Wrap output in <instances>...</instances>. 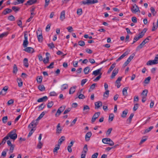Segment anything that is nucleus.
I'll list each match as a JSON object with an SVG mask.
<instances>
[{
  "label": "nucleus",
  "instance_id": "052dcab7",
  "mask_svg": "<svg viewBox=\"0 0 158 158\" xmlns=\"http://www.w3.org/2000/svg\"><path fill=\"white\" fill-rule=\"evenodd\" d=\"M8 19L11 21H14L15 20V18L12 15H11L8 17Z\"/></svg>",
  "mask_w": 158,
  "mask_h": 158
},
{
  "label": "nucleus",
  "instance_id": "e433bc0d",
  "mask_svg": "<svg viewBox=\"0 0 158 158\" xmlns=\"http://www.w3.org/2000/svg\"><path fill=\"white\" fill-rule=\"evenodd\" d=\"M153 26L152 27V31H154L158 27V20H157L156 25H155L154 23H153Z\"/></svg>",
  "mask_w": 158,
  "mask_h": 158
},
{
  "label": "nucleus",
  "instance_id": "6e6552de",
  "mask_svg": "<svg viewBox=\"0 0 158 158\" xmlns=\"http://www.w3.org/2000/svg\"><path fill=\"white\" fill-rule=\"evenodd\" d=\"M90 108L89 106L87 105H85L84 106L83 109V114H87Z\"/></svg>",
  "mask_w": 158,
  "mask_h": 158
},
{
  "label": "nucleus",
  "instance_id": "393cba45",
  "mask_svg": "<svg viewBox=\"0 0 158 158\" xmlns=\"http://www.w3.org/2000/svg\"><path fill=\"white\" fill-rule=\"evenodd\" d=\"M134 115V114L133 113H131L129 117L127 120V123H130L131 122L132 119Z\"/></svg>",
  "mask_w": 158,
  "mask_h": 158
},
{
  "label": "nucleus",
  "instance_id": "3c124183",
  "mask_svg": "<svg viewBox=\"0 0 158 158\" xmlns=\"http://www.w3.org/2000/svg\"><path fill=\"white\" fill-rule=\"evenodd\" d=\"M135 56V54L134 53H133L132 54H131L127 59L128 61H129V62H130L131 60L133 59Z\"/></svg>",
  "mask_w": 158,
  "mask_h": 158
},
{
  "label": "nucleus",
  "instance_id": "f257e3e1",
  "mask_svg": "<svg viewBox=\"0 0 158 158\" xmlns=\"http://www.w3.org/2000/svg\"><path fill=\"white\" fill-rule=\"evenodd\" d=\"M16 130L14 129L9 132L6 136L8 137V139L9 138H10L11 139L14 140L17 137V135L16 133Z\"/></svg>",
  "mask_w": 158,
  "mask_h": 158
},
{
  "label": "nucleus",
  "instance_id": "603ef678",
  "mask_svg": "<svg viewBox=\"0 0 158 158\" xmlns=\"http://www.w3.org/2000/svg\"><path fill=\"white\" fill-rule=\"evenodd\" d=\"M8 34V32H4L2 33L0 35V39L6 36Z\"/></svg>",
  "mask_w": 158,
  "mask_h": 158
},
{
  "label": "nucleus",
  "instance_id": "ea45409f",
  "mask_svg": "<svg viewBox=\"0 0 158 158\" xmlns=\"http://www.w3.org/2000/svg\"><path fill=\"white\" fill-rule=\"evenodd\" d=\"M18 71V69L16 65L15 64H14L13 66V73H16Z\"/></svg>",
  "mask_w": 158,
  "mask_h": 158
},
{
  "label": "nucleus",
  "instance_id": "412c9836",
  "mask_svg": "<svg viewBox=\"0 0 158 158\" xmlns=\"http://www.w3.org/2000/svg\"><path fill=\"white\" fill-rule=\"evenodd\" d=\"M49 55H50L49 53L48 52H47L46 53V59H44L43 60V61L44 63L46 64V63H48V62L49 61V57L48 56Z\"/></svg>",
  "mask_w": 158,
  "mask_h": 158
},
{
  "label": "nucleus",
  "instance_id": "423d86ee",
  "mask_svg": "<svg viewBox=\"0 0 158 158\" xmlns=\"http://www.w3.org/2000/svg\"><path fill=\"white\" fill-rule=\"evenodd\" d=\"M100 114V112H97L94 114L91 119V122L92 123H93L95 121L96 119L98 117Z\"/></svg>",
  "mask_w": 158,
  "mask_h": 158
},
{
  "label": "nucleus",
  "instance_id": "f3484780",
  "mask_svg": "<svg viewBox=\"0 0 158 158\" xmlns=\"http://www.w3.org/2000/svg\"><path fill=\"white\" fill-rule=\"evenodd\" d=\"M48 99L47 96H45L42 98L38 99L37 100V102H42L44 101H46Z\"/></svg>",
  "mask_w": 158,
  "mask_h": 158
},
{
  "label": "nucleus",
  "instance_id": "4d7b16f0",
  "mask_svg": "<svg viewBox=\"0 0 158 158\" xmlns=\"http://www.w3.org/2000/svg\"><path fill=\"white\" fill-rule=\"evenodd\" d=\"M53 105V102L52 101L49 102L47 105V107L48 108H50Z\"/></svg>",
  "mask_w": 158,
  "mask_h": 158
},
{
  "label": "nucleus",
  "instance_id": "a211bd4d",
  "mask_svg": "<svg viewBox=\"0 0 158 158\" xmlns=\"http://www.w3.org/2000/svg\"><path fill=\"white\" fill-rule=\"evenodd\" d=\"M101 70V68H100L98 69H97L95 71H94L92 73V74L94 75L95 76H96L99 74H100L101 73H100V72Z\"/></svg>",
  "mask_w": 158,
  "mask_h": 158
},
{
  "label": "nucleus",
  "instance_id": "0e129e2a",
  "mask_svg": "<svg viewBox=\"0 0 158 158\" xmlns=\"http://www.w3.org/2000/svg\"><path fill=\"white\" fill-rule=\"evenodd\" d=\"M139 105L138 104H135L134 105V107L133 108V110L134 111H136L138 108L139 106Z\"/></svg>",
  "mask_w": 158,
  "mask_h": 158
},
{
  "label": "nucleus",
  "instance_id": "bf43d9fd",
  "mask_svg": "<svg viewBox=\"0 0 158 158\" xmlns=\"http://www.w3.org/2000/svg\"><path fill=\"white\" fill-rule=\"evenodd\" d=\"M114 115L113 114H110V115L109 116V120H110L111 121H112L114 119Z\"/></svg>",
  "mask_w": 158,
  "mask_h": 158
},
{
  "label": "nucleus",
  "instance_id": "a18cd8bd",
  "mask_svg": "<svg viewBox=\"0 0 158 158\" xmlns=\"http://www.w3.org/2000/svg\"><path fill=\"white\" fill-rule=\"evenodd\" d=\"M148 91L147 89H145L142 92L141 95L142 96H147Z\"/></svg>",
  "mask_w": 158,
  "mask_h": 158
},
{
  "label": "nucleus",
  "instance_id": "c85d7f7f",
  "mask_svg": "<svg viewBox=\"0 0 158 158\" xmlns=\"http://www.w3.org/2000/svg\"><path fill=\"white\" fill-rule=\"evenodd\" d=\"M65 140V138L64 136H62L59 139L58 142V144L60 145L61 143Z\"/></svg>",
  "mask_w": 158,
  "mask_h": 158
},
{
  "label": "nucleus",
  "instance_id": "1a4fd4ad",
  "mask_svg": "<svg viewBox=\"0 0 158 158\" xmlns=\"http://www.w3.org/2000/svg\"><path fill=\"white\" fill-rule=\"evenodd\" d=\"M24 51L25 52L30 53H32L34 52V49L30 47H26V48L24 49Z\"/></svg>",
  "mask_w": 158,
  "mask_h": 158
},
{
  "label": "nucleus",
  "instance_id": "37998d69",
  "mask_svg": "<svg viewBox=\"0 0 158 158\" xmlns=\"http://www.w3.org/2000/svg\"><path fill=\"white\" fill-rule=\"evenodd\" d=\"M150 10L151 12L152 13V15L153 16H155L156 14V12L155 11V9L153 7H151L150 8Z\"/></svg>",
  "mask_w": 158,
  "mask_h": 158
},
{
  "label": "nucleus",
  "instance_id": "f03ea898",
  "mask_svg": "<svg viewBox=\"0 0 158 158\" xmlns=\"http://www.w3.org/2000/svg\"><path fill=\"white\" fill-rule=\"evenodd\" d=\"M102 142L105 144H108L110 146H113L114 145V142L109 138H105L102 139Z\"/></svg>",
  "mask_w": 158,
  "mask_h": 158
},
{
  "label": "nucleus",
  "instance_id": "c03bdc74",
  "mask_svg": "<svg viewBox=\"0 0 158 158\" xmlns=\"http://www.w3.org/2000/svg\"><path fill=\"white\" fill-rule=\"evenodd\" d=\"M151 79L150 77H148L146 78L144 81V83L147 84L149 83Z\"/></svg>",
  "mask_w": 158,
  "mask_h": 158
},
{
  "label": "nucleus",
  "instance_id": "13d9d810",
  "mask_svg": "<svg viewBox=\"0 0 158 158\" xmlns=\"http://www.w3.org/2000/svg\"><path fill=\"white\" fill-rule=\"evenodd\" d=\"M8 119V118L7 116H5L3 117L2 118V121L3 123H6L7 122V120Z\"/></svg>",
  "mask_w": 158,
  "mask_h": 158
},
{
  "label": "nucleus",
  "instance_id": "09e8293b",
  "mask_svg": "<svg viewBox=\"0 0 158 158\" xmlns=\"http://www.w3.org/2000/svg\"><path fill=\"white\" fill-rule=\"evenodd\" d=\"M78 44L80 46H83L85 45V43L83 41L80 40L78 41Z\"/></svg>",
  "mask_w": 158,
  "mask_h": 158
},
{
  "label": "nucleus",
  "instance_id": "774afa93",
  "mask_svg": "<svg viewBox=\"0 0 158 158\" xmlns=\"http://www.w3.org/2000/svg\"><path fill=\"white\" fill-rule=\"evenodd\" d=\"M98 155V153H95L92 156L91 158H97Z\"/></svg>",
  "mask_w": 158,
  "mask_h": 158
},
{
  "label": "nucleus",
  "instance_id": "4468645a",
  "mask_svg": "<svg viewBox=\"0 0 158 158\" xmlns=\"http://www.w3.org/2000/svg\"><path fill=\"white\" fill-rule=\"evenodd\" d=\"M118 69L115 68L112 72V75L111 76V77L112 78H113L115 76L117 75L118 72Z\"/></svg>",
  "mask_w": 158,
  "mask_h": 158
},
{
  "label": "nucleus",
  "instance_id": "7ed1b4c3",
  "mask_svg": "<svg viewBox=\"0 0 158 158\" xmlns=\"http://www.w3.org/2000/svg\"><path fill=\"white\" fill-rule=\"evenodd\" d=\"M65 106H61L57 110V112L55 114V116L56 117H58L61 114V112L65 109Z\"/></svg>",
  "mask_w": 158,
  "mask_h": 158
},
{
  "label": "nucleus",
  "instance_id": "dca6fc26",
  "mask_svg": "<svg viewBox=\"0 0 158 158\" xmlns=\"http://www.w3.org/2000/svg\"><path fill=\"white\" fill-rule=\"evenodd\" d=\"M39 32H41L40 31H39ZM37 38L38 39V41L39 42H42L43 40V36L42 35V34L41 32L39 35H38V31L36 32Z\"/></svg>",
  "mask_w": 158,
  "mask_h": 158
},
{
  "label": "nucleus",
  "instance_id": "de8ad7c7",
  "mask_svg": "<svg viewBox=\"0 0 158 158\" xmlns=\"http://www.w3.org/2000/svg\"><path fill=\"white\" fill-rule=\"evenodd\" d=\"M8 151V149H6L4 150L2 153V156L3 157H5L6 156V152Z\"/></svg>",
  "mask_w": 158,
  "mask_h": 158
},
{
  "label": "nucleus",
  "instance_id": "a878e982",
  "mask_svg": "<svg viewBox=\"0 0 158 158\" xmlns=\"http://www.w3.org/2000/svg\"><path fill=\"white\" fill-rule=\"evenodd\" d=\"M76 86H74L70 88L69 89V94H73L75 91Z\"/></svg>",
  "mask_w": 158,
  "mask_h": 158
},
{
  "label": "nucleus",
  "instance_id": "6ab92c4d",
  "mask_svg": "<svg viewBox=\"0 0 158 158\" xmlns=\"http://www.w3.org/2000/svg\"><path fill=\"white\" fill-rule=\"evenodd\" d=\"M95 108H99L101 106H102V104L101 102L98 101L95 102Z\"/></svg>",
  "mask_w": 158,
  "mask_h": 158
},
{
  "label": "nucleus",
  "instance_id": "e2e57ef3",
  "mask_svg": "<svg viewBox=\"0 0 158 158\" xmlns=\"http://www.w3.org/2000/svg\"><path fill=\"white\" fill-rule=\"evenodd\" d=\"M109 90H106L104 93L103 96L104 97H108L109 94Z\"/></svg>",
  "mask_w": 158,
  "mask_h": 158
},
{
  "label": "nucleus",
  "instance_id": "8fccbe9b",
  "mask_svg": "<svg viewBox=\"0 0 158 158\" xmlns=\"http://www.w3.org/2000/svg\"><path fill=\"white\" fill-rule=\"evenodd\" d=\"M147 139V138L146 137H143L141 139L139 144L140 145L143 143V142L145 141Z\"/></svg>",
  "mask_w": 158,
  "mask_h": 158
},
{
  "label": "nucleus",
  "instance_id": "2f4dec72",
  "mask_svg": "<svg viewBox=\"0 0 158 158\" xmlns=\"http://www.w3.org/2000/svg\"><path fill=\"white\" fill-rule=\"evenodd\" d=\"M23 62L24 66L26 67L27 68L29 65L27 59V58H25L23 60Z\"/></svg>",
  "mask_w": 158,
  "mask_h": 158
},
{
  "label": "nucleus",
  "instance_id": "4be33fe9",
  "mask_svg": "<svg viewBox=\"0 0 158 158\" xmlns=\"http://www.w3.org/2000/svg\"><path fill=\"white\" fill-rule=\"evenodd\" d=\"M81 2L84 5H89L92 4V0H87L86 1H83Z\"/></svg>",
  "mask_w": 158,
  "mask_h": 158
},
{
  "label": "nucleus",
  "instance_id": "bb28decb",
  "mask_svg": "<svg viewBox=\"0 0 158 158\" xmlns=\"http://www.w3.org/2000/svg\"><path fill=\"white\" fill-rule=\"evenodd\" d=\"M128 89V87H126L123 89V95L125 96H127V90Z\"/></svg>",
  "mask_w": 158,
  "mask_h": 158
},
{
  "label": "nucleus",
  "instance_id": "f8f14e48",
  "mask_svg": "<svg viewBox=\"0 0 158 158\" xmlns=\"http://www.w3.org/2000/svg\"><path fill=\"white\" fill-rule=\"evenodd\" d=\"M8 89V87L7 86H5L4 87L3 89L1 91V94L3 95H5L7 92V91Z\"/></svg>",
  "mask_w": 158,
  "mask_h": 158
},
{
  "label": "nucleus",
  "instance_id": "a19ab883",
  "mask_svg": "<svg viewBox=\"0 0 158 158\" xmlns=\"http://www.w3.org/2000/svg\"><path fill=\"white\" fill-rule=\"evenodd\" d=\"M68 88V85L67 84H64L63 85L61 86V89L63 90L66 89Z\"/></svg>",
  "mask_w": 158,
  "mask_h": 158
},
{
  "label": "nucleus",
  "instance_id": "6e6d98bb",
  "mask_svg": "<svg viewBox=\"0 0 158 158\" xmlns=\"http://www.w3.org/2000/svg\"><path fill=\"white\" fill-rule=\"evenodd\" d=\"M139 38L138 36H135L134 38L133 39V41L132 43V44H134V43H135L136 41L138 40L139 39Z\"/></svg>",
  "mask_w": 158,
  "mask_h": 158
},
{
  "label": "nucleus",
  "instance_id": "69168bd1",
  "mask_svg": "<svg viewBox=\"0 0 158 158\" xmlns=\"http://www.w3.org/2000/svg\"><path fill=\"white\" fill-rule=\"evenodd\" d=\"M45 3L44 6L45 8H46L49 5L50 0H45Z\"/></svg>",
  "mask_w": 158,
  "mask_h": 158
},
{
  "label": "nucleus",
  "instance_id": "9d476101",
  "mask_svg": "<svg viewBox=\"0 0 158 158\" xmlns=\"http://www.w3.org/2000/svg\"><path fill=\"white\" fill-rule=\"evenodd\" d=\"M37 1V0H28L25 4V5H31L36 3Z\"/></svg>",
  "mask_w": 158,
  "mask_h": 158
},
{
  "label": "nucleus",
  "instance_id": "49530a36",
  "mask_svg": "<svg viewBox=\"0 0 158 158\" xmlns=\"http://www.w3.org/2000/svg\"><path fill=\"white\" fill-rule=\"evenodd\" d=\"M8 139V137L7 136H6L2 139L1 143L2 144H4L6 143V140Z\"/></svg>",
  "mask_w": 158,
  "mask_h": 158
},
{
  "label": "nucleus",
  "instance_id": "0eeeda50",
  "mask_svg": "<svg viewBox=\"0 0 158 158\" xmlns=\"http://www.w3.org/2000/svg\"><path fill=\"white\" fill-rule=\"evenodd\" d=\"M38 120H33L29 124L28 126V128H35L38 124L37 121Z\"/></svg>",
  "mask_w": 158,
  "mask_h": 158
},
{
  "label": "nucleus",
  "instance_id": "58836bf2",
  "mask_svg": "<svg viewBox=\"0 0 158 158\" xmlns=\"http://www.w3.org/2000/svg\"><path fill=\"white\" fill-rule=\"evenodd\" d=\"M153 128V126H152L149 127L145 130L144 133H146L149 132Z\"/></svg>",
  "mask_w": 158,
  "mask_h": 158
},
{
  "label": "nucleus",
  "instance_id": "4c0bfd02",
  "mask_svg": "<svg viewBox=\"0 0 158 158\" xmlns=\"http://www.w3.org/2000/svg\"><path fill=\"white\" fill-rule=\"evenodd\" d=\"M12 9L14 11L16 12L20 10V8L18 7L13 6L12 7Z\"/></svg>",
  "mask_w": 158,
  "mask_h": 158
},
{
  "label": "nucleus",
  "instance_id": "864d4df0",
  "mask_svg": "<svg viewBox=\"0 0 158 158\" xmlns=\"http://www.w3.org/2000/svg\"><path fill=\"white\" fill-rule=\"evenodd\" d=\"M82 13V9L81 8L78 9L77 11V15H80Z\"/></svg>",
  "mask_w": 158,
  "mask_h": 158
},
{
  "label": "nucleus",
  "instance_id": "cd10ccee",
  "mask_svg": "<svg viewBox=\"0 0 158 158\" xmlns=\"http://www.w3.org/2000/svg\"><path fill=\"white\" fill-rule=\"evenodd\" d=\"M17 81L18 84V86L20 87L23 85V82L21 79L20 78H18L17 79Z\"/></svg>",
  "mask_w": 158,
  "mask_h": 158
},
{
  "label": "nucleus",
  "instance_id": "5fc2aeb1",
  "mask_svg": "<svg viewBox=\"0 0 158 158\" xmlns=\"http://www.w3.org/2000/svg\"><path fill=\"white\" fill-rule=\"evenodd\" d=\"M48 45L49 47L51 49H52L55 48V46L53 42H52L50 44H48Z\"/></svg>",
  "mask_w": 158,
  "mask_h": 158
},
{
  "label": "nucleus",
  "instance_id": "aec40b11",
  "mask_svg": "<svg viewBox=\"0 0 158 158\" xmlns=\"http://www.w3.org/2000/svg\"><path fill=\"white\" fill-rule=\"evenodd\" d=\"M60 19L61 21H63L65 18V11L64 10L62 11L60 14Z\"/></svg>",
  "mask_w": 158,
  "mask_h": 158
},
{
  "label": "nucleus",
  "instance_id": "2eb2a0df",
  "mask_svg": "<svg viewBox=\"0 0 158 158\" xmlns=\"http://www.w3.org/2000/svg\"><path fill=\"white\" fill-rule=\"evenodd\" d=\"M128 54V51H127L125 52L123 54L120 56L119 58H118L116 60V61L118 62L123 58L125 56L127 55Z\"/></svg>",
  "mask_w": 158,
  "mask_h": 158
},
{
  "label": "nucleus",
  "instance_id": "20e7f679",
  "mask_svg": "<svg viewBox=\"0 0 158 158\" xmlns=\"http://www.w3.org/2000/svg\"><path fill=\"white\" fill-rule=\"evenodd\" d=\"M27 35L25 33L24 35V40H23V46L24 48H26L27 47L29 43L28 41L27 40Z\"/></svg>",
  "mask_w": 158,
  "mask_h": 158
},
{
  "label": "nucleus",
  "instance_id": "473e14b6",
  "mask_svg": "<svg viewBox=\"0 0 158 158\" xmlns=\"http://www.w3.org/2000/svg\"><path fill=\"white\" fill-rule=\"evenodd\" d=\"M115 64L114 63L110 67V68L108 69L107 73H110L111 71L115 67Z\"/></svg>",
  "mask_w": 158,
  "mask_h": 158
},
{
  "label": "nucleus",
  "instance_id": "c756f323",
  "mask_svg": "<svg viewBox=\"0 0 158 158\" xmlns=\"http://www.w3.org/2000/svg\"><path fill=\"white\" fill-rule=\"evenodd\" d=\"M38 88L40 91H42L45 90V88L43 85H40L38 86Z\"/></svg>",
  "mask_w": 158,
  "mask_h": 158
},
{
  "label": "nucleus",
  "instance_id": "c9c22d12",
  "mask_svg": "<svg viewBox=\"0 0 158 158\" xmlns=\"http://www.w3.org/2000/svg\"><path fill=\"white\" fill-rule=\"evenodd\" d=\"M62 130V128L60 127V123H58L57 126L56 131L57 132L60 133L61 132Z\"/></svg>",
  "mask_w": 158,
  "mask_h": 158
},
{
  "label": "nucleus",
  "instance_id": "39448f33",
  "mask_svg": "<svg viewBox=\"0 0 158 158\" xmlns=\"http://www.w3.org/2000/svg\"><path fill=\"white\" fill-rule=\"evenodd\" d=\"M131 10L133 13H136L138 12H140V11L138 6L136 4L133 6L131 8Z\"/></svg>",
  "mask_w": 158,
  "mask_h": 158
},
{
  "label": "nucleus",
  "instance_id": "7c9ffc66",
  "mask_svg": "<svg viewBox=\"0 0 158 158\" xmlns=\"http://www.w3.org/2000/svg\"><path fill=\"white\" fill-rule=\"evenodd\" d=\"M128 110H125L123 112L122 114L121 115V116L123 118H125L126 117L128 113Z\"/></svg>",
  "mask_w": 158,
  "mask_h": 158
},
{
  "label": "nucleus",
  "instance_id": "338daca9",
  "mask_svg": "<svg viewBox=\"0 0 158 158\" xmlns=\"http://www.w3.org/2000/svg\"><path fill=\"white\" fill-rule=\"evenodd\" d=\"M60 145L58 144L57 145V147H55L53 149V152H56L60 148Z\"/></svg>",
  "mask_w": 158,
  "mask_h": 158
},
{
  "label": "nucleus",
  "instance_id": "ddd939ff",
  "mask_svg": "<svg viewBox=\"0 0 158 158\" xmlns=\"http://www.w3.org/2000/svg\"><path fill=\"white\" fill-rule=\"evenodd\" d=\"M12 11V10L11 9L7 8L3 10L2 12V14L4 15H6L8 14L11 13Z\"/></svg>",
  "mask_w": 158,
  "mask_h": 158
},
{
  "label": "nucleus",
  "instance_id": "72a5a7b5",
  "mask_svg": "<svg viewBox=\"0 0 158 158\" xmlns=\"http://www.w3.org/2000/svg\"><path fill=\"white\" fill-rule=\"evenodd\" d=\"M144 42H142L138 46H137V47L136 48V51H138L140 49L142 48L143 46L145 45L144 44Z\"/></svg>",
  "mask_w": 158,
  "mask_h": 158
},
{
  "label": "nucleus",
  "instance_id": "79ce46f5",
  "mask_svg": "<svg viewBox=\"0 0 158 158\" xmlns=\"http://www.w3.org/2000/svg\"><path fill=\"white\" fill-rule=\"evenodd\" d=\"M36 80L38 82L41 83L42 81V76H38L37 77Z\"/></svg>",
  "mask_w": 158,
  "mask_h": 158
},
{
  "label": "nucleus",
  "instance_id": "f704fd0d",
  "mask_svg": "<svg viewBox=\"0 0 158 158\" xmlns=\"http://www.w3.org/2000/svg\"><path fill=\"white\" fill-rule=\"evenodd\" d=\"M88 150L87 145V144H85L83 148V151L82 152V153H84L86 154Z\"/></svg>",
  "mask_w": 158,
  "mask_h": 158
},
{
  "label": "nucleus",
  "instance_id": "5701e85b",
  "mask_svg": "<svg viewBox=\"0 0 158 158\" xmlns=\"http://www.w3.org/2000/svg\"><path fill=\"white\" fill-rule=\"evenodd\" d=\"M90 69V68L89 66H87L84 69V72L85 74H87L89 73Z\"/></svg>",
  "mask_w": 158,
  "mask_h": 158
},
{
  "label": "nucleus",
  "instance_id": "9b49d317",
  "mask_svg": "<svg viewBox=\"0 0 158 158\" xmlns=\"http://www.w3.org/2000/svg\"><path fill=\"white\" fill-rule=\"evenodd\" d=\"M92 135V133L91 132H87L85 135V140L86 141H88L90 139V138Z\"/></svg>",
  "mask_w": 158,
  "mask_h": 158
},
{
  "label": "nucleus",
  "instance_id": "b1692460",
  "mask_svg": "<svg viewBox=\"0 0 158 158\" xmlns=\"http://www.w3.org/2000/svg\"><path fill=\"white\" fill-rule=\"evenodd\" d=\"M48 113V111H44L43 112L39 117L37 118V120H39L41 119V118H43L45 114H46Z\"/></svg>",
  "mask_w": 158,
  "mask_h": 158
},
{
  "label": "nucleus",
  "instance_id": "680f3d73",
  "mask_svg": "<svg viewBox=\"0 0 158 158\" xmlns=\"http://www.w3.org/2000/svg\"><path fill=\"white\" fill-rule=\"evenodd\" d=\"M43 146V143H42L41 141H39V143L37 145V147L39 149H41Z\"/></svg>",
  "mask_w": 158,
  "mask_h": 158
}]
</instances>
